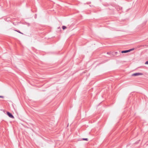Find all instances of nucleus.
I'll list each match as a JSON object with an SVG mask.
<instances>
[{
  "label": "nucleus",
  "mask_w": 148,
  "mask_h": 148,
  "mask_svg": "<svg viewBox=\"0 0 148 148\" xmlns=\"http://www.w3.org/2000/svg\"><path fill=\"white\" fill-rule=\"evenodd\" d=\"M7 114L10 118H14V117L12 114L9 112H7Z\"/></svg>",
  "instance_id": "nucleus-1"
},
{
  "label": "nucleus",
  "mask_w": 148,
  "mask_h": 148,
  "mask_svg": "<svg viewBox=\"0 0 148 148\" xmlns=\"http://www.w3.org/2000/svg\"><path fill=\"white\" fill-rule=\"evenodd\" d=\"M143 75V73H135L132 75V76H136L140 75Z\"/></svg>",
  "instance_id": "nucleus-2"
},
{
  "label": "nucleus",
  "mask_w": 148,
  "mask_h": 148,
  "mask_svg": "<svg viewBox=\"0 0 148 148\" xmlns=\"http://www.w3.org/2000/svg\"><path fill=\"white\" fill-rule=\"evenodd\" d=\"M129 52H130V50H127L123 51L121 52L122 53H126Z\"/></svg>",
  "instance_id": "nucleus-3"
},
{
  "label": "nucleus",
  "mask_w": 148,
  "mask_h": 148,
  "mask_svg": "<svg viewBox=\"0 0 148 148\" xmlns=\"http://www.w3.org/2000/svg\"><path fill=\"white\" fill-rule=\"evenodd\" d=\"M16 31V32H17L21 34H23L22 33H21V32L19 31V30H15Z\"/></svg>",
  "instance_id": "nucleus-4"
},
{
  "label": "nucleus",
  "mask_w": 148,
  "mask_h": 148,
  "mask_svg": "<svg viewBox=\"0 0 148 148\" xmlns=\"http://www.w3.org/2000/svg\"><path fill=\"white\" fill-rule=\"evenodd\" d=\"M66 27L65 26H63L62 27V28L63 29H64V30L66 29Z\"/></svg>",
  "instance_id": "nucleus-5"
},
{
  "label": "nucleus",
  "mask_w": 148,
  "mask_h": 148,
  "mask_svg": "<svg viewBox=\"0 0 148 148\" xmlns=\"http://www.w3.org/2000/svg\"><path fill=\"white\" fill-rule=\"evenodd\" d=\"M83 140H86V141H88V138H83Z\"/></svg>",
  "instance_id": "nucleus-6"
},
{
  "label": "nucleus",
  "mask_w": 148,
  "mask_h": 148,
  "mask_svg": "<svg viewBox=\"0 0 148 148\" xmlns=\"http://www.w3.org/2000/svg\"><path fill=\"white\" fill-rule=\"evenodd\" d=\"M134 49V48H132V49H130L128 50H130V51H131L133 50Z\"/></svg>",
  "instance_id": "nucleus-7"
},
{
  "label": "nucleus",
  "mask_w": 148,
  "mask_h": 148,
  "mask_svg": "<svg viewBox=\"0 0 148 148\" xmlns=\"http://www.w3.org/2000/svg\"><path fill=\"white\" fill-rule=\"evenodd\" d=\"M145 64H148V61H147L145 62Z\"/></svg>",
  "instance_id": "nucleus-8"
},
{
  "label": "nucleus",
  "mask_w": 148,
  "mask_h": 148,
  "mask_svg": "<svg viewBox=\"0 0 148 148\" xmlns=\"http://www.w3.org/2000/svg\"><path fill=\"white\" fill-rule=\"evenodd\" d=\"M0 98H3V97L2 96H0Z\"/></svg>",
  "instance_id": "nucleus-9"
},
{
  "label": "nucleus",
  "mask_w": 148,
  "mask_h": 148,
  "mask_svg": "<svg viewBox=\"0 0 148 148\" xmlns=\"http://www.w3.org/2000/svg\"><path fill=\"white\" fill-rule=\"evenodd\" d=\"M107 53L108 54H109V53L108 52H107Z\"/></svg>",
  "instance_id": "nucleus-10"
},
{
  "label": "nucleus",
  "mask_w": 148,
  "mask_h": 148,
  "mask_svg": "<svg viewBox=\"0 0 148 148\" xmlns=\"http://www.w3.org/2000/svg\"><path fill=\"white\" fill-rule=\"evenodd\" d=\"M115 53H117V52H116Z\"/></svg>",
  "instance_id": "nucleus-11"
}]
</instances>
